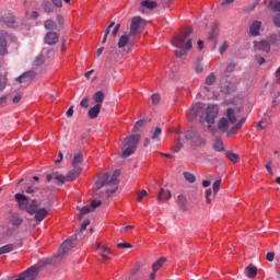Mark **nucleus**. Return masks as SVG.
Instances as JSON below:
<instances>
[{
	"label": "nucleus",
	"instance_id": "f257e3e1",
	"mask_svg": "<svg viewBox=\"0 0 280 280\" xmlns=\"http://www.w3.org/2000/svg\"><path fill=\"white\" fill-rule=\"evenodd\" d=\"M119 176H121V171H115L109 179L108 173H103L95 182L94 189H102L104 185H106V198H110V195L115 194L117 189H119Z\"/></svg>",
	"mask_w": 280,
	"mask_h": 280
},
{
	"label": "nucleus",
	"instance_id": "f03ea898",
	"mask_svg": "<svg viewBox=\"0 0 280 280\" xmlns=\"http://www.w3.org/2000/svg\"><path fill=\"white\" fill-rule=\"evenodd\" d=\"M191 34H194V30L186 28L179 36L172 39V45L177 47V50H175V56H177V58H183V56H186L187 50L191 49L194 46L191 38H189Z\"/></svg>",
	"mask_w": 280,
	"mask_h": 280
},
{
	"label": "nucleus",
	"instance_id": "7ed1b4c3",
	"mask_svg": "<svg viewBox=\"0 0 280 280\" xmlns=\"http://www.w3.org/2000/svg\"><path fill=\"white\" fill-rule=\"evenodd\" d=\"M141 140L140 135H131L124 139L122 141V159H128L131 154L137 152V145H139V141Z\"/></svg>",
	"mask_w": 280,
	"mask_h": 280
},
{
	"label": "nucleus",
	"instance_id": "20e7f679",
	"mask_svg": "<svg viewBox=\"0 0 280 280\" xmlns=\"http://www.w3.org/2000/svg\"><path fill=\"white\" fill-rule=\"evenodd\" d=\"M220 114V107L215 104H210L207 106L205 114L200 118V124H208V128H211L213 124H215V119H218V115Z\"/></svg>",
	"mask_w": 280,
	"mask_h": 280
},
{
	"label": "nucleus",
	"instance_id": "39448f33",
	"mask_svg": "<svg viewBox=\"0 0 280 280\" xmlns=\"http://www.w3.org/2000/svg\"><path fill=\"white\" fill-rule=\"evenodd\" d=\"M77 240L78 236H75V238L71 237L65 241L58 249L57 254L55 255V261H60V259H62V257H65L67 253L71 250V248H74Z\"/></svg>",
	"mask_w": 280,
	"mask_h": 280
},
{
	"label": "nucleus",
	"instance_id": "423d86ee",
	"mask_svg": "<svg viewBox=\"0 0 280 280\" xmlns=\"http://www.w3.org/2000/svg\"><path fill=\"white\" fill-rule=\"evenodd\" d=\"M206 108L207 107H205L203 103L192 104L191 108L188 110V114H187L188 119L194 121V119H196V117H199V122H200L202 115H205Z\"/></svg>",
	"mask_w": 280,
	"mask_h": 280
},
{
	"label": "nucleus",
	"instance_id": "0eeeda50",
	"mask_svg": "<svg viewBox=\"0 0 280 280\" xmlns=\"http://www.w3.org/2000/svg\"><path fill=\"white\" fill-rule=\"evenodd\" d=\"M141 16H135L131 20L129 36H137L141 32Z\"/></svg>",
	"mask_w": 280,
	"mask_h": 280
},
{
	"label": "nucleus",
	"instance_id": "6e6552de",
	"mask_svg": "<svg viewBox=\"0 0 280 280\" xmlns=\"http://www.w3.org/2000/svg\"><path fill=\"white\" fill-rule=\"evenodd\" d=\"M36 78V72L34 70L24 72L22 75L16 78V82L20 84H30L32 80Z\"/></svg>",
	"mask_w": 280,
	"mask_h": 280
},
{
	"label": "nucleus",
	"instance_id": "1a4fd4ad",
	"mask_svg": "<svg viewBox=\"0 0 280 280\" xmlns=\"http://www.w3.org/2000/svg\"><path fill=\"white\" fill-rule=\"evenodd\" d=\"M100 205H102L101 200H92L91 206L83 207L79 214L80 220H82L83 215H89V213H91V211H94V209H97V207H100Z\"/></svg>",
	"mask_w": 280,
	"mask_h": 280
},
{
	"label": "nucleus",
	"instance_id": "9d476101",
	"mask_svg": "<svg viewBox=\"0 0 280 280\" xmlns=\"http://www.w3.org/2000/svg\"><path fill=\"white\" fill-rule=\"evenodd\" d=\"M14 198L19 209H22V211H25V209H27V205H30V198H27V196L21 192L15 194Z\"/></svg>",
	"mask_w": 280,
	"mask_h": 280
},
{
	"label": "nucleus",
	"instance_id": "9b49d317",
	"mask_svg": "<svg viewBox=\"0 0 280 280\" xmlns=\"http://www.w3.org/2000/svg\"><path fill=\"white\" fill-rule=\"evenodd\" d=\"M24 280H35L38 279V267H30L21 273Z\"/></svg>",
	"mask_w": 280,
	"mask_h": 280
},
{
	"label": "nucleus",
	"instance_id": "f8f14e48",
	"mask_svg": "<svg viewBox=\"0 0 280 280\" xmlns=\"http://www.w3.org/2000/svg\"><path fill=\"white\" fill-rule=\"evenodd\" d=\"M8 33L0 32V56H5L8 51Z\"/></svg>",
	"mask_w": 280,
	"mask_h": 280
},
{
	"label": "nucleus",
	"instance_id": "ddd939ff",
	"mask_svg": "<svg viewBox=\"0 0 280 280\" xmlns=\"http://www.w3.org/2000/svg\"><path fill=\"white\" fill-rule=\"evenodd\" d=\"M272 12H278V14L273 15L272 21L276 27H280V1H276L271 3Z\"/></svg>",
	"mask_w": 280,
	"mask_h": 280
},
{
	"label": "nucleus",
	"instance_id": "4468645a",
	"mask_svg": "<svg viewBox=\"0 0 280 280\" xmlns=\"http://www.w3.org/2000/svg\"><path fill=\"white\" fill-rule=\"evenodd\" d=\"M59 38H60V36L58 35V33H56V32H48L45 35V44L46 45H50V46L57 45Z\"/></svg>",
	"mask_w": 280,
	"mask_h": 280
},
{
	"label": "nucleus",
	"instance_id": "2eb2a0df",
	"mask_svg": "<svg viewBox=\"0 0 280 280\" xmlns=\"http://www.w3.org/2000/svg\"><path fill=\"white\" fill-rule=\"evenodd\" d=\"M48 214H49V210H47V208H39V209L37 208L33 213V215H35L34 218L36 222H43Z\"/></svg>",
	"mask_w": 280,
	"mask_h": 280
},
{
	"label": "nucleus",
	"instance_id": "dca6fc26",
	"mask_svg": "<svg viewBox=\"0 0 280 280\" xmlns=\"http://www.w3.org/2000/svg\"><path fill=\"white\" fill-rule=\"evenodd\" d=\"M73 170H71L68 174H67V180H75V178H78V176H80V174H82V167L80 166H72Z\"/></svg>",
	"mask_w": 280,
	"mask_h": 280
},
{
	"label": "nucleus",
	"instance_id": "f3484780",
	"mask_svg": "<svg viewBox=\"0 0 280 280\" xmlns=\"http://www.w3.org/2000/svg\"><path fill=\"white\" fill-rule=\"evenodd\" d=\"M255 49L258 51H270V43L262 40V42H255L254 43Z\"/></svg>",
	"mask_w": 280,
	"mask_h": 280
},
{
	"label": "nucleus",
	"instance_id": "a211bd4d",
	"mask_svg": "<svg viewBox=\"0 0 280 280\" xmlns=\"http://www.w3.org/2000/svg\"><path fill=\"white\" fill-rule=\"evenodd\" d=\"M39 206L38 200L33 199L30 203H27L25 211L26 213H30V215H34Z\"/></svg>",
	"mask_w": 280,
	"mask_h": 280
},
{
	"label": "nucleus",
	"instance_id": "6ab92c4d",
	"mask_svg": "<svg viewBox=\"0 0 280 280\" xmlns=\"http://www.w3.org/2000/svg\"><path fill=\"white\" fill-rule=\"evenodd\" d=\"M102 110V106L100 105H94L93 107H91L88 112V117L90 119H97L100 112Z\"/></svg>",
	"mask_w": 280,
	"mask_h": 280
},
{
	"label": "nucleus",
	"instance_id": "aec40b11",
	"mask_svg": "<svg viewBox=\"0 0 280 280\" xmlns=\"http://www.w3.org/2000/svg\"><path fill=\"white\" fill-rule=\"evenodd\" d=\"M259 30H261V22L255 21L249 26V33L252 36H259Z\"/></svg>",
	"mask_w": 280,
	"mask_h": 280
},
{
	"label": "nucleus",
	"instance_id": "412c9836",
	"mask_svg": "<svg viewBox=\"0 0 280 280\" xmlns=\"http://www.w3.org/2000/svg\"><path fill=\"white\" fill-rule=\"evenodd\" d=\"M130 43V34L124 33L118 40V49H124Z\"/></svg>",
	"mask_w": 280,
	"mask_h": 280
},
{
	"label": "nucleus",
	"instance_id": "4be33fe9",
	"mask_svg": "<svg viewBox=\"0 0 280 280\" xmlns=\"http://www.w3.org/2000/svg\"><path fill=\"white\" fill-rule=\"evenodd\" d=\"M217 126L220 132H226L229 130V119L224 117L220 118Z\"/></svg>",
	"mask_w": 280,
	"mask_h": 280
},
{
	"label": "nucleus",
	"instance_id": "5701e85b",
	"mask_svg": "<svg viewBox=\"0 0 280 280\" xmlns=\"http://www.w3.org/2000/svg\"><path fill=\"white\" fill-rule=\"evenodd\" d=\"M44 27L48 32H56V31H58V25L51 19H48V20L44 21Z\"/></svg>",
	"mask_w": 280,
	"mask_h": 280
},
{
	"label": "nucleus",
	"instance_id": "b1692460",
	"mask_svg": "<svg viewBox=\"0 0 280 280\" xmlns=\"http://www.w3.org/2000/svg\"><path fill=\"white\" fill-rule=\"evenodd\" d=\"M212 148L215 152H224V142H222V138H215Z\"/></svg>",
	"mask_w": 280,
	"mask_h": 280
},
{
	"label": "nucleus",
	"instance_id": "393cba45",
	"mask_svg": "<svg viewBox=\"0 0 280 280\" xmlns=\"http://www.w3.org/2000/svg\"><path fill=\"white\" fill-rule=\"evenodd\" d=\"M167 261V258L165 257H160L155 262L152 264V270L154 272H159L161 268H163V265Z\"/></svg>",
	"mask_w": 280,
	"mask_h": 280
},
{
	"label": "nucleus",
	"instance_id": "a878e982",
	"mask_svg": "<svg viewBox=\"0 0 280 280\" xmlns=\"http://www.w3.org/2000/svg\"><path fill=\"white\" fill-rule=\"evenodd\" d=\"M93 101L95 102V105H96V106H102V104H104V92L97 91V92L93 95Z\"/></svg>",
	"mask_w": 280,
	"mask_h": 280
},
{
	"label": "nucleus",
	"instance_id": "bb28decb",
	"mask_svg": "<svg viewBox=\"0 0 280 280\" xmlns=\"http://www.w3.org/2000/svg\"><path fill=\"white\" fill-rule=\"evenodd\" d=\"M84 161V158L82 156V152L74 153L73 160H72V167H80V163Z\"/></svg>",
	"mask_w": 280,
	"mask_h": 280
},
{
	"label": "nucleus",
	"instance_id": "cd10ccee",
	"mask_svg": "<svg viewBox=\"0 0 280 280\" xmlns=\"http://www.w3.org/2000/svg\"><path fill=\"white\" fill-rule=\"evenodd\" d=\"M177 203L182 211H187V198L184 195L177 196Z\"/></svg>",
	"mask_w": 280,
	"mask_h": 280
},
{
	"label": "nucleus",
	"instance_id": "c85d7f7f",
	"mask_svg": "<svg viewBox=\"0 0 280 280\" xmlns=\"http://www.w3.org/2000/svg\"><path fill=\"white\" fill-rule=\"evenodd\" d=\"M246 277H248V279H255V277H257V267L253 266V265H248L246 267Z\"/></svg>",
	"mask_w": 280,
	"mask_h": 280
},
{
	"label": "nucleus",
	"instance_id": "c756f323",
	"mask_svg": "<svg viewBox=\"0 0 280 280\" xmlns=\"http://www.w3.org/2000/svg\"><path fill=\"white\" fill-rule=\"evenodd\" d=\"M244 124H246V118H241L238 120V122L231 128V130L228 133V137H231V135H233V132H235V130H240V128H242V126H244Z\"/></svg>",
	"mask_w": 280,
	"mask_h": 280
},
{
	"label": "nucleus",
	"instance_id": "7c9ffc66",
	"mask_svg": "<svg viewBox=\"0 0 280 280\" xmlns=\"http://www.w3.org/2000/svg\"><path fill=\"white\" fill-rule=\"evenodd\" d=\"M226 116L229 119L228 121H230V124H236L237 117H235V110L233 108H228Z\"/></svg>",
	"mask_w": 280,
	"mask_h": 280
},
{
	"label": "nucleus",
	"instance_id": "2f4dec72",
	"mask_svg": "<svg viewBox=\"0 0 280 280\" xmlns=\"http://www.w3.org/2000/svg\"><path fill=\"white\" fill-rule=\"evenodd\" d=\"M170 198H172V191L167 190V191L165 192V189L162 188V189L160 190L158 200H170Z\"/></svg>",
	"mask_w": 280,
	"mask_h": 280
},
{
	"label": "nucleus",
	"instance_id": "473e14b6",
	"mask_svg": "<svg viewBox=\"0 0 280 280\" xmlns=\"http://www.w3.org/2000/svg\"><path fill=\"white\" fill-rule=\"evenodd\" d=\"M225 156L226 159H229V161H232V163H240V155L231 152V151H226L225 152Z\"/></svg>",
	"mask_w": 280,
	"mask_h": 280
},
{
	"label": "nucleus",
	"instance_id": "72a5a7b5",
	"mask_svg": "<svg viewBox=\"0 0 280 280\" xmlns=\"http://www.w3.org/2000/svg\"><path fill=\"white\" fill-rule=\"evenodd\" d=\"M12 226H21L23 224V219L19 214H13L10 220Z\"/></svg>",
	"mask_w": 280,
	"mask_h": 280
},
{
	"label": "nucleus",
	"instance_id": "f704fd0d",
	"mask_svg": "<svg viewBox=\"0 0 280 280\" xmlns=\"http://www.w3.org/2000/svg\"><path fill=\"white\" fill-rule=\"evenodd\" d=\"M42 8L47 14H51V12H54V4H51L49 1H44L42 3Z\"/></svg>",
	"mask_w": 280,
	"mask_h": 280
},
{
	"label": "nucleus",
	"instance_id": "c9c22d12",
	"mask_svg": "<svg viewBox=\"0 0 280 280\" xmlns=\"http://www.w3.org/2000/svg\"><path fill=\"white\" fill-rule=\"evenodd\" d=\"M156 5V1L144 0L141 2V7L147 8V10H154Z\"/></svg>",
	"mask_w": 280,
	"mask_h": 280
},
{
	"label": "nucleus",
	"instance_id": "e433bc0d",
	"mask_svg": "<svg viewBox=\"0 0 280 280\" xmlns=\"http://www.w3.org/2000/svg\"><path fill=\"white\" fill-rule=\"evenodd\" d=\"M162 130L160 127H156L154 130H151V139L152 141H159V138L162 135Z\"/></svg>",
	"mask_w": 280,
	"mask_h": 280
},
{
	"label": "nucleus",
	"instance_id": "4c0bfd02",
	"mask_svg": "<svg viewBox=\"0 0 280 280\" xmlns=\"http://www.w3.org/2000/svg\"><path fill=\"white\" fill-rule=\"evenodd\" d=\"M12 250H14V244H7L0 247V253L2 255H5L7 253H12Z\"/></svg>",
	"mask_w": 280,
	"mask_h": 280
},
{
	"label": "nucleus",
	"instance_id": "58836bf2",
	"mask_svg": "<svg viewBox=\"0 0 280 280\" xmlns=\"http://www.w3.org/2000/svg\"><path fill=\"white\" fill-rule=\"evenodd\" d=\"M215 80H217V77H215V73L211 72L207 78H206V84L207 86H212V84H215Z\"/></svg>",
	"mask_w": 280,
	"mask_h": 280
},
{
	"label": "nucleus",
	"instance_id": "ea45409f",
	"mask_svg": "<svg viewBox=\"0 0 280 280\" xmlns=\"http://www.w3.org/2000/svg\"><path fill=\"white\" fill-rule=\"evenodd\" d=\"M115 25V22H110L109 25L107 26V28L104 31V37L102 40V44H106V40L108 38V34H110V30H113V26Z\"/></svg>",
	"mask_w": 280,
	"mask_h": 280
},
{
	"label": "nucleus",
	"instance_id": "a19ab883",
	"mask_svg": "<svg viewBox=\"0 0 280 280\" xmlns=\"http://www.w3.org/2000/svg\"><path fill=\"white\" fill-rule=\"evenodd\" d=\"M5 86H8V78H5L3 74H0V93L5 91Z\"/></svg>",
	"mask_w": 280,
	"mask_h": 280
},
{
	"label": "nucleus",
	"instance_id": "79ce46f5",
	"mask_svg": "<svg viewBox=\"0 0 280 280\" xmlns=\"http://www.w3.org/2000/svg\"><path fill=\"white\" fill-rule=\"evenodd\" d=\"M185 145V138H178L177 143L174 145V152L178 153V151Z\"/></svg>",
	"mask_w": 280,
	"mask_h": 280
},
{
	"label": "nucleus",
	"instance_id": "37998d69",
	"mask_svg": "<svg viewBox=\"0 0 280 280\" xmlns=\"http://www.w3.org/2000/svg\"><path fill=\"white\" fill-rule=\"evenodd\" d=\"M145 126V120H138L132 129V132H141V128Z\"/></svg>",
	"mask_w": 280,
	"mask_h": 280
},
{
	"label": "nucleus",
	"instance_id": "c03bdc74",
	"mask_svg": "<svg viewBox=\"0 0 280 280\" xmlns=\"http://www.w3.org/2000/svg\"><path fill=\"white\" fill-rule=\"evenodd\" d=\"M184 178L188 183H194L196 180V175H194L192 173H189V172H184Z\"/></svg>",
	"mask_w": 280,
	"mask_h": 280
},
{
	"label": "nucleus",
	"instance_id": "a18cd8bd",
	"mask_svg": "<svg viewBox=\"0 0 280 280\" xmlns=\"http://www.w3.org/2000/svg\"><path fill=\"white\" fill-rule=\"evenodd\" d=\"M55 180H57L58 183H67V176L61 175L58 172H55Z\"/></svg>",
	"mask_w": 280,
	"mask_h": 280
},
{
	"label": "nucleus",
	"instance_id": "49530a36",
	"mask_svg": "<svg viewBox=\"0 0 280 280\" xmlns=\"http://www.w3.org/2000/svg\"><path fill=\"white\" fill-rule=\"evenodd\" d=\"M217 36H218V26L214 25V26H212L211 33H210V35L208 36V38H209L210 40H214V39L217 38Z\"/></svg>",
	"mask_w": 280,
	"mask_h": 280
},
{
	"label": "nucleus",
	"instance_id": "de8ad7c7",
	"mask_svg": "<svg viewBox=\"0 0 280 280\" xmlns=\"http://www.w3.org/2000/svg\"><path fill=\"white\" fill-rule=\"evenodd\" d=\"M220 185H222V179H218L213 183L212 189L214 195L218 194V191H220Z\"/></svg>",
	"mask_w": 280,
	"mask_h": 280
},
{
	"label": "nucleus",
	"instance_id": "09e8293b",
	"mask_svg": "<svg viewBox=\"0 0 280 280\" xmlns=\"http://www.w3.org/2000/svg\"><path fill=\"white\" fill-rule=\"evenodd\" d=\"M151 102H152V104L154 105V106H156L160 102H161V95H159V94H153L152 96H151Z\"/></svg>",
	"mask_w": 280,
	"mask_h": 280
},
{
	"label": "nucleus",
	"instance_id": "8fccbe9b",
	"mask_svg": "<svg viewBox=\"0 0 280 280\" xmlns=\"http://www.w3.org/2000/svg\"><path fill=\"white\" fill-rule=\"evenodd\" d=\"M213 195V191L211 190V188L206 190V202L207 205H211V196Z\"/></svg>",
	"mask_w": 280,
	"mask_h": 280
},
{
	"label": "nucleus",
	"instance_id": "3c124183",
	"mask_svg": "<svg viewBox=\"0 0 280 280\" xmlns=\"http://www.w3.org/2000/svg\"><path fill=\"white\" fill-rule=\"evenodd\" d=\"M43 62H45V57L39 56V57H37V58L33 61V65H34L35 67H39V65H43Z\"/></svg>",
	"mask_w": 280,
	"mask_h": 280
},
{
	"label": "nucleus",
	"instance_id": "603ef678",
	"mask_svg": "<svg viewBox=\"0 0 280 280\" xmlns=\"http://www.w3.org/2000/svg\"><path fill=\"white\" fill-rule=\"evenodd\" d=\"M235 71V62H230L225 68V73H233Z\"/></svg>",
	"mask_w": 280,
	"mask_h": 280
},
{
	"label": "nucleus",
	"instance_id": "864d4df0",
	"mask_svg": "<svg viewBox=\"0 0 280 280\" xmlns=\"http://www.w3.org/2000/svg\"><path fill=\"white\" fill-rule=\"evenodd\" d=\"M120 27H121V24H119V23L114 26V30H113V32H112V36H113L114 38L117 37V34H119Z\"/></svg>",
	"mask_w": 280,
	"mask_h": 280
},
{
	"label": "nucleus",
	"instance_id": "5fc2aeb1",
	"mask_svg": "<svg viewBox=\"0 0 280 280\" xmlns=\"http://www.w3.org/2000/svg\"><path fill=\"white\" fill-rule=\"evenodd\" d=\"M38 191V187L36 186H28L25 190L26 194H36Z\"/></svg>",
	"mask_w": 280,
	"mask_h": 280
},
{
	"label": "nucleus",
	"instance_id": "6e6d98bb",
	"mask_svg": "<svg viewBox=\"0 0 280 280\" xmlns=\"http://www.w3.org/2000/svg\"><path fill=\"white\" fill-rule=\"evenodd\" d=\"M145 196H148L147 190H142L141 192H139L138 196H137L138 202H141V200H143V198H145Z\"/></svg>",
	"mask_w": 280,
	"mask_h": 280
},
{
	"label": "nucleus",
	"instance_id": "4d7b16f0",
	"mask_svg": "<svg viewBox=\"0 0 280 280\" xmlns=\"http://www.w3.org/2000/svg\"><path fill=\"white\" fill-rule=\"evenodd\" d=\"M226 49H229V43L224 42L221 47L219 48L220 54H224V51H226Z\"/></svg>",
	"mask_w": 280,
	"mask_h": 280
},
{
	"label": "nucleus",
	"instance_id": "13d9d810",
	"mask_svg": "<svg viewBox=\"0 0 280 280\" xmlns=\"http://www.w3.org/2000/svg\"><path fill=\"white\" fill-rule=\"evenodd\" d=\"M81 108H89V97H84L80 103Z\"/></svg>",
	"mask_w": 280,
	"mask_h": 280
},
{
	"label": "nucleus",
	"instance_id": "bf43d9fd",
	"mask_svg": "<svg viewBox=\"0 0 280 280\" xmlns=\"http://www.w3.org/2000/svg\"><path fill=\"white\" fill-rule=\"evenodd\" d=\"M117 248H132V244H130V243H118Z\"/></svg>",
	"mask_w": 280,
	"mask_h": 280
},
{
	"label": "nucleus",
	"instance_id": "052dcab7",
	"mask_svg": "<svg viewBox=\"0 0 280 280\" xmlns=\"http://www.w3.org/2000/svg\"><path fill=\"white\" fill-rule=\"evenodd\" d=\"M139 265H135L131 269H130V275H131V277H135V275L137 273V272H139Z\"/></svg>",
	"mask_w": 280,
	"mask_h": 280
},
{
	"label": "nucleus",
	"instance_id": "680f3d73",
	"mask_svg": "<svg viewBox=\"0 0 280 280\" xmlns=\"http://www.w3.org/2000/svg\"><path fill=\"white\" fill-rule=\"evenodd\" d=\"M266 259L267 261H275V253L273 252L267 253Z\"/></svg>",
	"mask_w": 280,
	"mask_h": 280
},
{
	"label": "nucleus",
	"instance_id": "e2e57ef3",
	"mask_svg": "<svg viewBox=\"0 0 280 280\" xmlns=\"http://www.w3.org/2000/svg\"><path fill=\"white\" fill-rule=\"evenodd\" d=\"M56 19L58 25H65V18L61 14H58Z\"/></svg>",
	"mask_w": 280,
	"mask_h": 280
},
{
	"label": "nucleus",
	"instance_id": "0e129e2a",
	"mask_svg": "<svg viewBox=\"0 0 280 280\" xmlns=\"http://www.w3.org/2000/svg\"><path fill=\"white\" fill-rule=\"evenodd\" d=\"M192 137H194V131L191 130L186 131L184 135V139H187V140L191 139Z\"/></svg>",
	"mask_w": 280,
	"mask_h": 280
},
{
	"label": "nucleus",
	"instance_id": "69168bd1",
	"mask_svg": "<svg viewBox=\"0 0 280 280\" xmlns=\"http://www.w3.org/2000/svg\"><path fill=\"white\" fill-rule=\"evenodd\" d=\"M89 224H91V221L89 220L83 221L81 224V231H86V226H89Z\"/></svg>",
	"mask_w": 280,
	"mask_h": 280
},
{
	"label": "nucleus",
	"instance_id": "338daca9",
	"mask_svg": "<svg viewBox=\"0 0 280 280\" xmlns=\"http://www.w3.org/2000/svg\"><path fill=\"white\" fill-rule=\"evenodd\" d=\"M66 117H73V106L66 112Z\"/></svg>",
	"mask_w": 280,
	"mask_h": 280
},
{
	"label": "nucleus",
	"instance_id": "774afa93",
	"mask_svg": "<svg viewBox=\"0 0 280 280\" xmlns=\"http://www.w3.org/2000/svg\"><path fill=\"white\" fill-rule=\"evenodd\" d=\"M51 1L56 8H60L62 5V0H51Z\"/></svg>",
	"mask_w": 280,
	"mask_h": 280
}]
</instances>
